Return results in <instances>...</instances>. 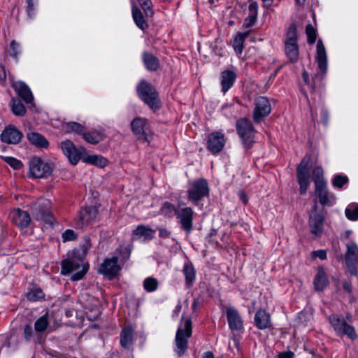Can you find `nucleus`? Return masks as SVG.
I'll list each match as a JSON object with an SVG mask.
<instances>
[{"label": "nucleus", "instance_id": "obj_37", "mask_svg": "<svg viewBox=\"0 0 358 358\" xmlns=\"http://www.w3.org/2000/svg\"><path fill=\"white\" fill-rule=\"evenodd\" d=\"M82 135L86 141L92 144H97L103 140V135L101 132L99 131L88 133H85L84 131Z\"/></svg>", "mask_w": 358, "mask_h": 358}, {"label": "nucleus", "instance_id": "obj_24", "mask_svg": "<svg viewBox=\"0 0 358 358\" xmlns=\"http://www.w3.org/2000/svg\"><path fill=\"white\" fill-rule=\"evenodd\" d=\"M310 156L306 155L296 169L298 181L309 180V163Z\"/></svg>", "mask_w": 358, "mask_h": 358}, {"label": "nucleus", "instance_id": "obj_38", "mask_svg": "<svg viewBox=\"0 0 358 358\" xmlns=\"http://www.w3.org/2000/svg\"><path fill=\"white\" fill-rule=\"evenodd\" d=\"M177 210L178 208H176L173 204L169 202H165L160 209L161 213L169 218H171L174 215H176Z\"/></svg>", "mask_w": 358, "mask_h": 358}, {"label": "nucleus", "instance_id": "obj_23", "mask_svg": "<svg viewBox=\"0 0 358 358\" xmlns=\"http://www.w3.org/2000/svg\"><path fill=\"white\" fill-rule=\"evenodd\" d=\"M255 324L259 329H265L271 326L270 315L265 310L257 311L255 316Z\"/></svg>", "mask_w": 358, "mask_h": 358}, {"label": "nucleus", "instance_id": "obj_20", "mask_svg": "<svg viewBox=\"0 0 358 358\" xmlns=\"http://www.w3.org/2000/svg\"><path fill=\"white\" fill-rule=\"evenodd\" d=\"M10 218L13 224L20 229L27 228L31 222L29 214L20 208L15 209L10 213Z\"/></svg>", "mask_w": 358, "mask_h": 358}, {"label": "nucleus", "instance_id": "obj_54", "mask_svg": "<svg viewBox=\"0 0 358 358\" xmlns=\"http://www.w3.org/2000/svg\"><path fill=\"white\" fill-rule=\"evenodd\" d=\"M32 336V328L30 325L27 324L24 327V337L27 341H29Z\"/></svg>", "mask_w": 358, "mask_h": 358}, {"label": "nucleus", "instance_id": "obj_42", "mask_svg": "<svg viewBox=\"0 0 358 358\" xmlns=\"http://www.w3.org/2000/svg\"><path fill=\"white\" fill-rule=\"evenodd\" d=\"M345 214L347 218L352 221L358 220V204L352 203L345 208Z\"/></svg>", "mask_w": 358, "mask_h": 358}, {"label": "nucleus", "instance_id": "obj_59", "mask_svg": "<svg viewBox=\"0 0 358 358\" xmlns=\"http://www.w3.org/2000/svg\"><path fill=\"white\" fill-rule=\"evenodd\" d=\"M314 255L315 257L320 258V259H327V252L324 250H319L314 252Z\"/></svg>", "mask_w": 358, "mask_h": 358}, {"label": "nucleus", "instance_id": "obj_64", "mask_svg": "<svg viewBox=\"0 0 358 358\" xmlns=\"http://www.w3.org/2000/svg\"><path fill=\"white\" fill-rule=\"evenodd\" d=\"M202 358H214V355L212 352H206L202 357Z\"/></svg>", "mask_w": 358, "mask_h": 358}, {"label": "nucleus", "instance_id": "obj_8", "mask_svg": "<svg viewBox=\"0 0 358 358\" xmlns=\"http://www.w3.org/2000/svg\"><path fill=\"white\" fill-rule=\"evenodd\" d=\"M209 194V187L207 181L201 178L193 181L187 190L188 199L196 204L198 201Z\"/></svg>", "mask_w": 358, "mask_h": 358}, {"label": "nucleus", "instance_id": "obj_48", "mask_svg": "<svg viewBox=\"0 0 358 358\" xmlns=\"http://www.w3.org/2000/svg\"><path fill=\"white\" fill-rule=\"evenodd\" d=\"M43 296H44V294L41 289H35L31 290L27 294V299L29 301H38V300L42 299L43 297Z\"/></svg>", "mask_w": 358, "mask_h": 358}, {"label": "nucleus", "instance_id": "obj_56", "mask_svg": "<svg viewBox=\"0 0 358 358\" xmlns=\"http://www.w3.org/2000/svg\"><path fill=\"white\" fill-rule=\"evenodd\" d=\"M83 252L85 253L91 247L90 239L88 236H85L82 245Z\"/></svg>", "mask_w": 358, "mask_h": 358}, {"label": "nucleus", "instance_id": "obj_4", "mask_svg": "<svg viewBox=\"0 0 358 358\" xmlns=\"http://www.w3.org/2000/svg\"><path fill=\"white\" fill-rule=\"evenodd\" d=\"M61 273L68 275L73 271L76 272L71 276L72 280H81L87 271V267L83 265L82 260L79 258H68L62 262Z\"/></svg>", "mask_w": 358, "mask_h": 358}, {"label": "nucleus", "instance_id": "obj_19", "mask_svg": "<svg viewBox=\"0 0 358 358\" xmlns=\"http://www.w3.org/2000/svg\"><path fill=\"white\" fill-rule=\"evenodd\" d=\"M225 141L224 135L222 133L212 132L208 138V148L213 153H218L224 148Z\"/></svg>", "mask_w": 358, "mask_h": 358}, {"label": "nucleus", "instance_id": "obj_18", "mask_svg": "<svg viewBox=\"0 0 358 358\" xmlns=\"http://www.w3.org/2000/svg\"><path fill=\"white\" fill-rule=\"evenodd\" d=\"M22 137V132L13 126L6 127L0 135L1 141L8 144L18 143Z\"/></svg>", "mask_w": 358, "mask_h": 358}, {"label": "nucleus", "instance_id": "obj_45", "mask_svg": "<svg viewBox=\"0 0 358 358\" xmlns=\"http://www.w3.org/2000/svg\"><path fill=\"white\" fill-rule=\"evenodd\" d=\"M2 159L15 170L20 169L23 164L21 161L13 157H1Z\"/></svg>", "mask_w": 358, "mask_h": 358}, {"label": "nucleus", "instance_id": "obj_5", "mask_svg": "<svg viewBox=\"0 0 358 358\" xmlns=\"http://www.w3.org/2000/svg\"><path fill=\"white\" fill-rule=\"evenodd\" d=\"M137 92L141 99L152 109L156 110L160 107L158 94L155 89L146 81H142L137 87Z\"/></svg>", "mask_w": 358, "mask_h": 358}, {"label": "nucleus", "instance_id": "obj_55", "mask_svg": "<svg viewBox=\"0 0 358 358\" xmlns=\"http://www.w3.org/2000/svg\"><path fill=\"white\" fill-rule=\"evenodd\" d=\"M298 182L300 185L299 191L301 194H305L309 185V180L298 181Z\"/></svg>", "mask_w": 358, "mask_h": 358}, {"label": "nucleus", "instance_id": "obj_31", "mask_svg": "<svg viewBox=\"0 0 358 358\" xmlns=\"http://www.w3.org/2000/svg\"><path fill=\"white\" fill-rule=\"evenodd\" d=\"M133 234L139 238H143L144 240H151L155 236V230L141 224L136 227Z\"/></svg>", "mask_w": 358, "mask_h": 358}, {"label": "nucleus", "instance_id": "obj_53", "mask_svg": "<svg viewBox=\"0 0 358 358\" xmlns=\"http://www.w3.org/2000/svg\"><path fill=\"white\" fill-rule=\"evenodd\" d=\"M249 13L250 15H252V18L257 17L258 14V4L256 1H252L250 3Z\"/></svg>", "mask_w": 358, "mask_h": 358}, {"label": "nucleus", "instance_id": "obj_28", "mask_svg": "<svg viewBox=\"0 0 358 358\" xmlns=\"http://www.w3.org/2000/svg\"><path fill=\"white\" fill-rule=\"evenodd\" d=\"M134 330L130 327L124 328L120 334V344L124 348H130L133 343Z\"/></svg>", "mask_w": 358, "mask_h": 358}, {"label": "nucleus", "instance_id": "obj_57", "mask_svg": "<svg viewBox=\"0 0 358 358\" xmlns=\"http://www.w3.org/2000/svg\"><path fill=\"white\" fill-rule=\"evenodd\" d=\"M34 0H27V13L29 17H31L32 14L34 11Z\"/></svg>", "mask_w": 358, "mask_h": 358}, {"label": "nucleus", "instance_id": "obj_35", "mask_svg": "<svg viewBox=\"0 0 358 358\" xmlns=\"http://www.w3.org/2000/svg\"><path fill=\"white\" fill-rule=\"evenodd\" d=\"M145 125V119L137 117L131 123L133 132L136 135H143L144 134V127Z\"/></svg>", "mask_w": 358, "mask_h": 358}, {"label": "nucleus", "instance_id": "obj_36", "mask_svg": "<svg viewBox=\"0 0 358 358\" xmlns=\"http://www.w3.org/2000/svg\"><path fill=\"white\" fill-rule=\"evenodd\" d=\"M83 162L93 165L103 167L106 165L107 160L99 155H89L83 158Z\"/></svg>", "mask_w": 358, "mask_h": 358}, {"label": "nucleus", "instance_id": "obj_58", "mask_svg": "<svg viewBox=\"0 0 358 358\" xmlns=\"http://www.w3.org/2000/svg\"><path fill=\"white\" fill-rule=\"evenodd\" d=\"M257 17L252 18V15L249 16L245 20V24L247 27H252L256 22Z\"/></svg>", "mask_w": 358, "mask_h": 358}, {"label": "nucleus", "instance_id": "obj_22", "mask_svg": "<svg viewBox=\"0 0 358 358\" xmlns=\"http://www.w3.org/2000/svg\"><path fill=\"white\" fill-rule=\"evenodd\" d=\"M13 87L17 95L21 97L24 101L27 103H32L34 97L31 91L24 83L22 81L15 82L13 84Z\"/></svg>", "mask_w": 358, "mask_h": 358}, {"label": "nucleus", "instance_id": "obj_26", "mask_svg": "<svg viewBox=\"0 0 358 358\" xmlns=\"http://www.w3.org/2000/svg\"><path fill=\"white\" fill-rule=\"evenodd\" d=\"M329 280L323 267H319L314 279V286L317 291L323 290L328 285Z\"/></svg>", "mask_w": 358, "mask_h": 358}, {"label": "nucleus", "instance_id": "obj_40", "mask_svg": "<svg viewBox=\"0 0 358 358\" xmlns=\"http://www.w3.org/2000/svg\"><path fill=\"white\" fill-rule=\"evenodd\" d=\"M323 175V169L321 166H317L313 169L312 178L315 186L326 184Z\"/></svg>", "mask_w": 358, "mask_h": 358}, {"label": "nucleus", "instance_id": "obj_12", "mask_svg": "<svg viewBox=\"0 0 358 358\" xmlns=\"http://www.w3.org/2000/svg\"><path fill=\"white\" fill-rule=\"evenodd\" d=\"M271 106L268 99L265 96H259L255 100V109L252 115L253 120L259 123L270 114Z\"/></svg>", "mask_w": 358, "mask_h": 358}, {"label": "nucleus", "instance_id": "obj_47", "mask_svg": "<svg viewBox=\"0 0 358 358\" xmlns=\"http://www.w3.org/2000/svg\"><path fill=\"white\" fill-rule=\"evenodd\" d=\"M306 32L308 36V43L313 44L316 40L315 29L310 24H308L306 27Z\"/></svg>", "mask_w": 358, "mask_h": 358}, {"label": "nucleus", "instance_id": "obj_29", "mask_svg": "<svg viewBox=\"0 0 358 358\" xmlns=\"http://www.w3.org/2000/svg\"><path fill=\"white\" fill-rule=\"evenodd\" d=\"M29 142L36 147L46 148L49 143L47 139L39 133L31 132L27 134Z\"/></svg>", "mask_w": 358, "mask_h": 358}, {"label": "nucleus", "instance_id": "obj_32", "mask_svg": "<svg viewBox=\"0 0 358 358\" xmlns=\"http://www.w3.org/2000/svg\"><path fill=\"white\" fill-rule=\"evenodd\" d=\"M182 273L185 277L186 285L189 287H191L196 278V271L193 265L189 263H185L182 268Z\"/></svg>", "mask_w": 358, "mask_h": 358}, {"label": "nucleus", "instance_id": "obj_33", "mask_svg": "<svg viewBox=\"0 0 358 358\" xmlns=\"http://www.w3.org/2000/svg\"><path fill=\"white\" fill-rule=\"evenodd\" d=\"M132 16L136 24L144 30L148 27V24L144 20L142 12L136 6H132Z\"/></svg>", "mask_w": 358, "mask_h": 358}, {"label": "nucleus", "instance_id": "obj_3", "mask_svg": "<svg viewBox=\"0 0 358 358\" xmlns=\"http://www.w3.org/2000/svg\"><path fill=\"white\" fill-rule=\"evenodd\" d=\"M29 175L36 178H45L50 176L53 170L54 164L40 157H33L29 162Z\"/></svg>", "mask_w": 358, "mask_h": 358}, {"label": "nucleus", "instance_id": "obj_25", "mask_svg": "<svg viewBox=\"0 0 358 358\" xmlns=\"http://www.w3.org/2000/svg\"><path fill=\"white\" fill-rule=\"evenodd\" d=\"M236 78V73L229 70L222 72L221 74V85L222 92L226 93L234 85Z\"/></svg>", "mask_w": 358, "mask_h": 358}, {"label": "nucleus", "instance_id": "obj_51", "mask_svg": "<svg viewBox=\"0 0 358 358\" xmlns=\"http://www.w3.org/2000/svg\"><path fill=\"white\" fill-rule=\"evenodd\" d=\"M63 242L73 241L77 238V235L73 230L66 229L62 234Z\"/></svg>", "mask_w": 358, "mask_h": 358}, {"label": "nucleus", "instance_id": "obj_11", "mask_svg": "<svg viewBox=\"0 0 358 358\" xmlns=\"http://www.w3.org/2000/svg\"><path fill=\"white\" fill-rule=\"evenodd\" d=\"M176 216L181 229L187 234L191 233L193 229L194 210L192 208L190 207H178Z\"/></svg>", "mask_w": 358, "mask_h": 358}, {"label": "nucleus", "instance_id": "obj_1", "mask_svg": "<svg viewBox=\"0 0 358 358\" xmlns=\"http://www.w3.org/2000/svg\"><path fill=\"white\" fill-rule=\"evenodd\" d=\"M192 324L191 318L182 317L175 338V352L179 357L182 356L187 350L188 339L192 336Z\"/></svg>", "mask_w": 358, "mask_h": 358}, {"label": "nucleus", "instance_id": "obj_14", "mask_svg": "<svg viewBox=\"0 0 358 358\" xmlns=\"http://www.w3.org/2000/svg\"><path fill=\"white\" fill-rule=\"evenodd\" d=\"M64 155L69 159L71 164L76 165L80 161L82 153L85 151L83 147L76 148L72 141L66 140L60 143Z\"/></svg>", "mask_w": 358, "mask_h": 358}, {"label": "nucleus", "instance_id": "obj_7", "mask_svg": "<svg viewBox=\"0 0 358 358\" xmlns=\"http://www.w3.org/2000/svg\"><path fill=\"white\" fill-rule=\"evenodd\" d=\"M329 320L338 336H347L352 340L357 338L355 328L346 322L343 316L332 315L329 317Z\"/></svg>", "mask_w": 358, "mask_h": 358}, {"label": "nucleus", "instance_id": "obj_44", "mask_svg": "<svg viewBox=\"0 0 358 358\" xmlns=\"http://www.w3.org/2000/svg\"><path fill=\"white\" fill-rule=\"evenodd\" d=\"M11 107L15 115L22 116L26 113V108L20 100L13 99Z\"/></svg>", "mask_w": 358, "mask_h": 358}, {"label": "nucleus", "instance_id": "obj_39", "mask_svg": "<svg viewBox=\"0 0 358 358\" xmlns=\"http://www.w3.org/2000/svg\"><path fill=\"white\" fill-rule=\"evenodd\" d=\"M48 313L40 317L34 324V329L37 332H43L46 330L48 326Z\"/></svg>", "mask_w": 358, "mask_h": 358}, {"label": "nucleus", "instance_id": "obj_61", "mask_svg": "<svg viewBox=\"0 0 358 358\" xmlns=\"http://www.w3.org/2000/svg\"><path fill=\"white\" fill-rule=\"evenodd\" d=\"M238 195L239 196L240 200H241V201L245 205H246L248 202V199L246 194L243 191H239L238 192Z\"/></svg>", "mask_w": 358, "mask_h": 358}, {"label": "nucleus", "instance_id": "obj_41", "mask_svg": "<svg viewBox=\"0 0 358 358\" xmlns=\"http://www.w3.org/2000/svg\"><path fill=\"white\" fill-rule=\"evenodd\" d=\"M143 288L148 292H153L158 288V280L153 277H148L143 281Z\"/></svg>", "mask_w": 358, "mask_h": 358}, {"label": "nucleus", "instance_id": "obj_62", "mask_svg": "<svg viewBox=\"0 0 358 358\" xmlns=\"http://www.w3.org/2000/svg\"><path fill=\"white\" fill-rule=\"evenodd\" d=\"M6 78V73L5 68L0 65V82H4Z\"/></svg>", "mask_w": 358, "mask_h": 358}, {"label": "nucleus", "instance_id": "obj_21", "mask_svg": "<svg viewBox=\"0 0 358 358\" xmlns=\"http://www.w3.org/2000/svg\"><path fill=\"white\" fill-rule=\"evenodd\" d=\"M315 194L323 206H332L335 202V196L328 192L327 184L315 186Z\"/></svg>", "mask_w": 358, "mask_h": 358}, {"label": "nucleus", "instance_id": "obj_9", "mask_svg": "<svg viewBox=\"0 0 358 358\" xmlns=\"http://www.w3.org/2000/svg\"><path fill=\"white\" fill-rule=\"evenodd\" d=\"M324 215L322 212L317 211V200L314 201L313 210L309 215L308 224L312 234L320 237L324 229Z\"/></svg>", "mask_w": 358, "mask_h": 358}, {"label": "nucleus", "instance_id": "obj_15", "mask_svg": "<svg viewBox=\"0 0 358 358\" xmlns=\"http://www.w3.org/2000/svg\"><path fill=\"white\" fill-rule=\"evenodd\" d=\"M98 210L95 206H87L80 211L76 226L83 228L91 224L96 218Z\"/></svg>", "mask_w": 358, "mask_h": 358}, {"label": "nucleus", "instance_id": "obj_27", "mask_svg": "<svg viewBox=\"0 0 358 358\" xmlns=\"http://www.w3.org/2000/svg\"><path fill=\"white\" fill-rule=\"evenodd\" d=\"M285 51L291 62L294 63L298 60L299 51L297 42H285Z\"/></svg>", "mask_w": 358, "mask_h": 358}, {"label": "nucleus", "instance_id": "obj_52", "mask_svg": "<svg viewBox=\"0 0 358 358\" xmlns=\"http://www.w3.org/2000/svg\"><path fill=\"white\" fill-rule=\"evenodd\" d=\"M10 50H11V55L15 59H17V57H18V55L20 53V51H19V44L15 41V40H13L11 42H10Z\"/></svg>", "mask_w": 358, "mask_h": 358}, {"label": "nucleus", "instance_id": "obj_63", "mask_svg": "<svg viewBox=\"0 0 358 358\" xmlns=\"http://www.w3.org/2000/svg\"><path fill=\"white\" fill-rule=\"evenodd\" d=\"M293 355L292 352H282L279 355V358H293Z\"/></svg>", "mask_w": 358, "mask_h": 358}, {"label": "nucleus", "instance_id": "obj_43", "mask_svg": "<svg viewBox=\"0 0 358 358\" xmlns=\"http://www.w3.org/2000/svg\"><path fill=\"white\" fill-rule=\"evenodd\" d=\"M64 129L66 133L76 132L78 134H83L85 128L83 125L78 122H71L64 125Z\"/></svg>", "mask_w": 358, "mask_h": 358}, {"label": "nucleus", "instance_id": "obj_30", "mask_svg": "<svg viewBox=\"0 0 358 358\" xmlns=\"http://www.w3.org/2000/svg\"><path fill=\"white\" fill-rule=\"evenodd\" d=\"M143 61L146 69L151 71H157L159 66V59L147 52L143 53Z\"/></svg>", "mask_w": 358, "mask_h": 358}, {"label": "nucleus", "instance_id": "obj_6", "mask_svg": "<svg viewBox=\"0 0 358 358\" xmlns=\"http://www.w3.org/2000/svg\"><path fill=\"white\" fill-rule=\"evenodd\" d=\"M50 207L51 202L50 200L39 199L31 206V215L36 220L50 223L52 220Z\"/></svg>", "mask_w": 358, "mask_h": 358}, {"label": "nucleus", "instance_id": "obj_13", "mask_svg": "<svg viewBox=\"0 0 358 358\" xmlns=\"http://www.w3.org/2000/svg\"><path fill=\"white\" fill-rule=\"evenodd\" d=\"M316 61L317 63L318 71L314 80L320 81L323 79L324 75L327 71V56L326 50L322 40L319 39L317 43Z\"/></svg>", "mask_w": 358, "mask_h": 358}, {"label": "nucleus", "instance_id": "obj_16", "mask_svg": "<svg viewBox=\"0 0 358 358\" xmlns=\"http://www.w3.org/2000/svg\"><path fill=\"white\" fill-rule=\"evenodd\" d=\"M224 313L231 330L238 331L243 328V321L236 308L232 306L226 307Z\"/></svg>", "mask_w": 358, "mask_h": 358}, {"label": "nucleus", "instance_id": "obj_17", "mask_svg": "<svg viewBox=\"0 0 358 358\" xmlns=\"http://www.w3.org/2000/svg\"><path fill=\"white\" fill-rule=\"evenodd\" d=\"M117 262V257H115L110 259H106L100 265L99 273L107 275L110 278L115 277L120 270Z\"/></svg>", "mask_w": 358, "mask_h": 358}, {"label": "nucleus", "instance_id": "obj_46", "mask_svg": "<svg viewBox=\"0 0 358 358\" xmlns=\"http://www.w3.org/2000/svg\"><path fill=\"white\" fill-rule=\"evenodd\" d=\"M348 181V178L345 176L336 175L334 176L332 184L335 187L341 188Z\"/></svg>", "mask_w": 358, "mask_h": 358}, {"label": "nucleus", "instance_id": "obj_2", "mask_svg": "<svg viewBox=\"0 0 358 358\" xmlns=\"http://www.w3.org/2000/svg\"><path fill=\"white\" fill-rule=\"evenodd\" d=\"M236 129L239 138L245 149L253 146L256 136V130L250 120L245 117L239 118L236 123Z\"/></svg>", "mask_w": 358, "mask_h": 358}, {"label": "nucleus", "instance_id": "obj_50", "mask_svg": "<svg viewBox=\"0 0 358 358\" xmlns=\"http://www.w3.org/2000/svg\"><path fill=\"white\" fill-rule=\"evenodd\" d=\"M296 28L294 24H292L287 34V39L285 42H297Z\"/></svg>", "mask_w": 358, "mask_h": 358}, {"label": "nucleus", "instance_id": "obj_60", "mask_svg": "<svg viewBox=\"0 0 358 358\" xmlns=\"http://www.w3.org/2000/svg\"><path fill=\"white\" fill-rule=\"evenodd\" d=\"M171 234V232L165 228H159V235L162 238H168Z\"/></svg>", "mask_w": 358, "mask_h": 358}, {"label": "nucleus", "instance_id": "obj_34", "mask_svg": "<svg viewBox=\"0 0 358 358\" xmlns=\"http://www.w3.org/2000/svg\"><path fill=\"white\" fill-rule=\"evenodd\" d=\"M249 32L245 31L238 33L235 37L233 42V48L237 54H241L243 49V43L245 39L248 36Z\"/></svg>", "mask_w": 358, "mask_h": 358}, {"label": "nucleus", "instance_id": "obj_49", "mask_svg": "<svg viewBox=\"0 0 358 358\" xmlns=\"http://www.w3.org/2000/svg\"><path fill=\"white\" fill-rule=\"evenodd\" d=\"M143 10L147 16H152L153 11L151 9L152 2L150 0H138Z\"/></svg>", "mask_w": 358, "mask_h": 358}, {"label": "nucleus", "instance_id": "obj_10", "mask_svg": "<svg viewBox=\"0 0 358 358\" xmlns=\"http://www.w3.org/2000/svg\"><path fill=\"white\" fill-rule=\"evenodd\" d=\"M346 249L345 261L347 268L351 275H357L356 264L358 263V245L355 242L351 241L346 244Z\"/></svg>", "mask_w": 358, "mask_h": 358}]
</instances>
